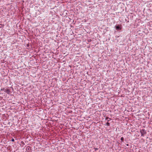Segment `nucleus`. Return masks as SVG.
<instances>
[{
  "label": "nucleus",
  "mask_w": 152,
  "mask_h": 152,
  "mask_svg": "<svg viewBox=\"0 0 152 152\" xmlns=\"http://www.w3.org/2000/svg\"><path fill=\"white\" fill-rule=\"evenodd\" d=\"M115 28L116 30L118 31H120L122 28V26L119 24L116 25Z\"/></svg>",
  "instance_id": "obj_1"
},
{
  "label": "nucleus",
  "mask_w": 152,
  "mask_h": 152,
  "mask_svg": "<svg viewBox=\"0 0 152 152\" xmlns=\"http://www.w3.org/2000/svg\"><path fill=\"white\" fill-rule=\"evenodd\" d=\"M106 125H107V126H109L110 125V124L109 122H107L106 123Z\"/></svg>",
  "instance_id": "obj_5"
},
{
  "label": "nucleus",
  "mask_w": 152,
  "mask_h": 152,
  "mask_svg": "<svg viewBox=\"0 0 152 152\" xmlns=\"http://www.w3.org/2000/svg\"><path fill=\"white\" fill-rule=\"evenodd\" d=\"M4 92L8 94H10L12 93L10 89L7 88L5 89Z\"/></svg>",
  "instance_id": "obj_3"
},
{
  "label": "nucleus",
  "mask_w": 152,
  "mask_h": 152,
  "mask_svg": "<svg viewBox=\"0 0 152 152\" xmlns=\"http://www.w3.org/2000/svg\"><path fill=\"white\" fill-rule=\"evenodd\" d=\"M91 41V39H90V40H88V41L89 42H90V41Z\"/></svg>",
  "instance_id": "obj_14"
},
{
  "label": "nucleus",
  "mask_w": 152,
  "mask_h": 152,
  "mask_svg": "<svg viewBox=\"0 0 152 152\" xmlns=\"http://www.w3.org/2000/svg\"><path fill=\"white\" fill-rule=\"evenodd\" d=\"M140 132L141 134V136H144V134L147 133L146 131L144 129H140Z\"/></svg>",
  "instance_id": "obj_2"
},
{
  "label": "nucleus",
  "mask_w": 152,
  "mask_h": 152,
  "mask_svg": "<svg viewBox=\"0 0 152 152\" xmlns=\"http://www.w3.org/2000/svg\"><path fill=\"white\" fill-rule=\"evenodd\" d=\"M109 119H110V120H108V121H109V120H110V118Z\"/></svg>",
  "instance_id": "obj_16"
},
{
  "label": "nucleus",
  "mask_w": 152,
  "mask_h": 152,
  "mask_svg": "<svg viewBox=\"0 0 152 152\" xmlns=\"http://www.w3.org/2000/svg\"><path fill=\"white\" fill-rule=\"evenodd\" d=\"M11 141L12 142H14L15 141V140L13 138H12L11 140Z\"/></svg>",
  "instance_id": "obj_11"
},
{
  "label": "nucleus",
  "mask_w": 152,
  "mask_h": 152,
  "mask_svg": "<svg viewBox=\"0 0 152 152\" xmlns=\"http://www.w3.org/2000/svg\"><path fill=\"white\" fill-rule=\"evenodd\" d=\"M108 118H109V117H107L106 118V120H107V119H108Z\"/></svg>",
  "instance_id": "obj_13"
},
{
  "label": "nucleus",
  "mask_w": 152,
  "mask_h": 152,
  "mask_svg": "<svg viewBox=\"0 0 152 152\" xmlns=\"http://www.w3.org/2000/svg\"><path fill=\"white\" fill-rule=\"evenodd\" d=\"M126 145L127 146H129V144H127Z\"/></svg>",
  "instance_id": "obj_15"
},
{
  "label": "nucleus",
  "mask_w": 152,
  "mask_h": 152,
  "mask_svg": "<svg viewBox=\"0 0 152 152\" xmlns=\"http://www.w3.org/2000/svg\"><path fill=\"white\" fill-rule=\"evenodd\" d=\"M4 26V25H3L1 24H0V28L3 27Z\"/></svg>",
  "instance_id": "obj_9"
},
{
  "label": "nucleus",
  "mask_w": 152,
  "mask_h": 152,
  "mask_svg": "<svg viewBox=\"0 0 152 152\" xmlns=\"http://www.w3.org/2000/svg\"><path fill=\"white\" fill-rule=\"evenodd\" d=\"M26 151L28 152H31V147L28 146L26 148Z\"/></svg>",
  "instance_id": "obj_4"
},
{
  "label": "nucleus",
  "mask_w": 152,
  "mask_h": 152,
  "mask_svg": "<svg viewBox=\"0 0 152 152\" xmlns=\"http://www.w3.org/2000/svg\"><path fill=\"white\" fill-rule=\"evenodd\" d=\"M5 88H1V90H0V91H5Z\"/></svg>",
  "instance_id": "obj_6"
},
{
  "label": "nucleus",
  "mask_w": 152,
  "mask_h": 152,
  "mask_svg": "<svg viewBox=\"0 0 152 152\" xmlns=\"http://www.w3.org/2000/svg\"><path fill=\"white\" fill-rule=\"evenodd\" d=\"M121 140L122 142L124 141V138L123 137H121Z\"/></svg>",
  "instance_id": "obj_7"
},
{
  "label": "nucleus",
  "mask_w": 152,
  "mask_h": 152,
  "mask_svg": "<svg viewBox=\"0 0 152 152\" xmlns=\"http://www.w3.org/2000/svg\"><path fill=\"white\" fill-rule=\"evenodd\" d=\"M27 47H28L29 46V45L28 44L27 45Z\"/></svg>",
  "instance_id": "obj_12"
},
{
  "label": "nucleus",
  "mask_w": 152,
  "mask_h": 152,
  "mask_svg": "<svg viewBox=\"0 0 152 152\" xmlns=\"http://www.w3.org/2000/svg\"><path fill=\"white\" fill-rule=\"evenodd\" d=\"M94 149L95 151H96L98 150V148H94Z\"/></svg>",
  "instance_id": "obj_8"
},
{
  "label": "nucleus",
  "mask_w": 152,
  "mask_h": 152,
  "mask_svg": "<svg viewBox=\"0 0 152 152\" xmlns=\"http://www.w3.org/2000/svg\"><path fill=\"white\" fill-rule=\"evenodd\" d=\"M10 88H11V89H12V90L14 91V89H13V87H10Z\"/></svg>",
  "instance_id": "obj_10"
}]
</instances>
